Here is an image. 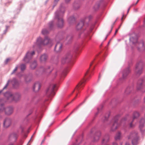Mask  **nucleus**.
Returning a JSON list of instances; mask_svg holds the SVG:
<instances>
[{"label":"nucleus","instance_id":"obj_1","mask_svg":"<svg viewBox=\"0 0 145 145\" xmlns=\"http://www.w3.org/2000/svg\"><path fill=\"white\" fill-rule=\"evenodd\" d=\"M64 9L62 7L60 10L56 11L55 13V18L57 21V25L59 28H62L63 26V21L62 16L64 12Z\"/></svg>","mask_w":145,"mask_h":145},{"label":"nucleus","instance_id":"obj_2","mask_svg":"<svg viewBox=\"0 0 145 145\" xmlns=\"http://www.w3.org/2000/svg\"><path fill=\"white\" fill-rule=\"evenodd\" d=\"M52 43V40L48 37H46L43 40L41 37H39L38 38L36 44L33 46V47H39L41 45H45L48 44H51Z\"/></svg>","mask_w":145,"mask_h":145},{"label":"nucleus","instance_id":"obj_3","mask_svg":"<svg viewBox=\"0 0 145 145\" xmlns=\"http://www.w3.org/2000/svg\"><path fill=\"white\" fill-rule=\"evenodd\" d=\"M5 96L7 97L8 100L10 101H17L20 99L21 97V95L19 93H17L14 95H12L11 93L9 92L5 93Z\"/></svg>","mask_w":145,"mask_h":145},{"label":"nucleus","instance_id":"obj_4","mask_svg":"<svg viewBox=\"0 0 145 145\" xmlns=\"http://www.w3.org/2000/svg\"><path fill=\"white\" fill-rule=\"evenodd\" d=\"M56 87V85L52 83L50 84L46 91V95L47 96L51 97L55 94L54 89Z\"/></svg>","mask_w":145,"mask_h":145},{"label":"nucleus","instance_id":"obj_5","mask_svg":"<svg viewBox=\"0 0 145 145\" xmlns=\"http://www.w3.org/2000/svg\"><path fill=\"white\" fill-rule=\"evenodd\" d=\"M128 138L129 139H132V143L133 145H136L138 138L137 133L135 131L133 132L128 137Z\"/></svg>","mask_w":145,"mask_h":145},{"label":"nucleus","instance_id":"obj_6","mask_svg":"<svg viewBox=\"0 0 145 145\" xmlns=\"http://www.w3.org/2000/svg\"><path fill=\"white\" fill-rule=\"evenodd\" d=\"M143 63L140 62L138 63L136 66L135 72L137 75H139L142 72Z\"/></svg>","mask_w":145,"mask_h":145},{"label":"nucleus","instance_id":"obj_7","mask_svg":"<svg viewBox=\"0 0 145 145\" xmlns=\"http://www.w3.org/2000/svg\"><path fill=\"white\" fill-rule=\"evenodd\" d=\"M35 54V52H28L23 59V61L26 63H28L31 59L33 56Z\"/></svg>","mask_w":145,"mask_h":145},{"label":"nucleus","instance_id":"obj_8","mask_svg":"<svg viewBox=\"0 0 145 145\" xmlns=\"http://www.w3.org/2000/svg\"><path fill=\"white\" fill-rule=\"evenodd\" d=\"M72 57L71 55L68 54L64 56L61 59V63L62 64H64L69 62Z\"/></svg>","mask_w":145,"mask_h":145},{"label":"nucleus","instance_id":"obj_9","mask_svg":"<svg viewBox=\"0 0 145 145\" xmlns=\"http://www.w3.org/2000/svg\"><path fill=\"white\" fill-rule=\"evenodd\" d=\"M118 119H115L114 120L111 124L110 130L112 131H115L119 126V125L118 123Z\"/></svg>","mask_w":145,"mask_h":145},{"label":"nucleus","instance_id":"obj_10","mask_svg":"<svg viewBox=\"0 0 145 145\" xmlns=\"http://www.w3.org/2000/svg\"><path fill=\"white\" fill-rule=\"evenodd\" d=\"M145 121L144 119H141L140 122L139 128L142 133L145 132V125H144Z\"/></svg>","mask_w":145,"mask_h":145},{"label":"nucleus","instance_id":"obj_11","mask_svg":"<svg viewBox=\"0 0 145 145\" xmlns=\"http://www.w3.org/2000/svg\"><path fill=\"white\" fill-rule=\"evenodd\" d=\"M11 124V120L8 118H6L3 122V127L5 128L9 127Z\"/></svg>","mask_w":145,"mask_h":145},{"label":"nucleus","instance_id":"obj_12","mask_svg":"<svg viewBox=\"0 0 145 145\" xmlns=\"http://www.w3.org/2000/svg\"><path fill=\"white\" fill-rule=\"evenodd\" d=\"M13 112V109L11 107H7L5 109V112L7 115H10L12 114Z\"/></svg>","mask_w":145,"mask_h":145},{"label":"nucleus","instance_id":"obj_13","mask_svg":"<svg viewBox=\"0 0 145 145\" xmlns=\"http://www.w3.org/2000/svg\"><path fill=\"white\" fill-rule=\"evenodd\" d=\"M139 116L140 114L138 112L136 111H135L133 112V121H132L129 124V126L130 127H133V125H132V123L134 119L137 118L138 117H139Z\"/></svg>","mask_w":145,"mask_h":145},{"label":"nucleus","instance_id":"obj_14","mask_svg":"<svg viewBox=\"0 0 145 145\" xmlns=\"http://www.w3.org/2000/svg\"><path fill=\"white\" fill-rule=\"evenodd\" d=\"M101 133L100 131H98L95 134L94 137L93 141V142H95L98 141L101 136Z\"/></svg>","mask_w":145,"mask_h":145},{"label":"nucleus","instance_id":"obj_15","mask_svg":"<svg viewBox=\"0 0 145 145\" xmlns=\"http://www.w3.org/2000/svg\"><path fill=\"white\" fill-rule=\"evenodd\" d=\"M62 47V45L59 42H58L55 46V50L57 52H59L61 51Z\"/></svg>","mask_w":145,"mask_h":145},{"label":"nucleus","instance_id":"obj_16","mask_svg":"<svg viewBox=\"0 0 145 145\" xmlns=\"http://www.w3.org/2000/svg\"><path fill=\"white\" fill-rule=\"evenodd\" d=\"M84 82L83 81L80 82L77 85L75 89V90L77 92H79L80 89L81 88L83 87L84 86Z\"/></svg>","mask_w":145,"mask_h":145},{"label":"nucleus","instance_id":"obj_17","mask_svg":"<svg viewBox=\"0 0 145 145\" xmlns=\"http://www.w3.org/2000/svg\"><path fill=\"white\" fill-rule=\"evenodd\" d=\"M130 70L129 68L124 70L123 71L122 77L123 78L125 79L130 72Z\"/></svg>","mask_w":145,"mask_h":145},{"label":"nucleus","instance_id":"obj_18","mask_svg":"<svg viewBox=\"0 0 145 145\" xmlns=\"http://www.w3.org/2000/svg\"><path fill=\"white\" fill-rule=\"evenodd\" d=\"M18 137V135L15 133H13L11 134L9 137L10 140L15 141L17 138Z\"/></svg>","mask_w":145,"mask_h":145},{"label":"nucleus","instance_id":"obj_19","mask_svg":"<svg viewBox=\"0 0 145 145\" xmlns=\"http://www.w3.org/2000/svg\"><path fill=\"white\" fill-rule=\"evenodd\" d=\"M40 88V85L39 83H36L34 85L33 87V89L35 92L39 91Z\"/></svg>","mask_w":145,"mask_h":145},{"label":"nucleus","instance_id":"obj_20","mask_svg":"<svg viewBox=\"0 0 145 145\" xmlns=\"http://www.w3.org/2000/svg\"><path fill=\"white\" fill-rule=\"evenodd\" d=\"M48 57L47 55L45 54L42 55L40 57V61L42 63L44 62L47 60Z\"/></svg>","mask_w":145,"mask_h":145},{"label":"nucleus","instance_id":"obj_21","mask_svg":"<svg viewBox=\"0 0 145 145\" xmlns=\"http://www.w3.org/2000/svg\"><path fill=\"white\" fill-rule=\"evenodd\" d=\"M4 101L2 99H0V105L1 106L0 107V113H1L4 111H5V109L4 106H3V102Z\"/></svg>","mask_w":145,"mask_h":145},{"label":"nucleus","instance_id":"obj_22","mask_svg":"<svg viewBox=\"0 0 145 145\" xmlns=\"http://www.w3.org/2000/svg\"><path fill=\"white\" fill-rule=\"evenodd\" d=\"M122 138L121 134L120 132L118 131L116 133L115 137V139L116 140H120Z\"/></svg>","mask_w":145,"mask_h":145},{"label":"nucleus","instance_id":"obj_23","mask_svg":"<svg viewBox=\"0 0 145 145\" xmlns=\"http://www.w3.org/2000/svg\"><path fill=\"white\" fill-rule=\"evenodd\" d=\"M84 25V22L81 21L79 22L76 26V29L78 30L81 29Z\"/></svg>","mask_w":145,"mask_h":145},{"label":"nucleus","instance_id":"obj_24","mask_svg":"<svg viewBox=\"0 0 145 145\" xmlns=\"http://www.w3.org/2000/svg\"><path fill=\"white\" fill-rule=\"evenodd\" d=\"M143 81L142 80H140L138 81L137 83V89L138 90H139L141 89L143 87Z\"/></svg>","mask_w":145,"mask_h":145},{"label":"nucleus","instance_id":"obj_25","mask_svg":"<svg viewBox=\"0 0 145 145\" xmlns=\"http://www.w3.org/2000/svg\"><path fill=\"white\" fill-rule=\"evenodd\" d=\"M133 89L132 87H128L125 91V93L127 94H129L133 90Z\"/></svg>","mask_w":145,"mask_h":145},{"label":"nucleus","instance_id":"obj_26","mask_svg":"<svg viewBox=\"0 0 145 145\" xmlns=\"http://www.w3.org/2000/svg\"><path fill=\"white\" fill-rule=\"evenodd\" d=\"M109 140V137L108 135L106 136L103 139L102 143H105L107 142Z\"/></svg>","mask_w":145,"mask_h":145},{"label":"nucleus","instance_id":"obj_27","mask_svg":"<svg viewBox=\"0 0 145 145\" xmlns=\"http://www.w3.org/2000/svg\"><path fill=\"white\" fill-rule=\"evenodd\" d=\"M37 66V63L36 61H34L33 63H31L30 67L32 69H34Z\"/></svg>","mask_w":145,"mask_h":145},{"label":"nucleus","instance_id":"obj_28","mask_svg":"<svg viewBox=\"0 0 145 145\" xmlns=\"http://www.w3.org/2000/svg\"><path fill=\"white\" fill-rule=\"evenodd\" d=\"M101 5V3L98 2L97 3L94 7V8L95 10H97L99 8Z\"/></svg>","mask_w":145,"mask_h":145},{"label":"nucleus","instance_id":"obj_29","mask_svg":"<svg viewBox=\"0 0 145 145\" xmlns=\"http://www.w3.org/2000/svg\"><path fill=\"white\" fill-rule=\"evenodd\" d=\"M32 79V78L31 76H29L25 78V81L28 82H30Z\"/></svg>","mask_w":145,"mask_h":145},{"label":"nucleus","instance_id":"obj_30","mask_svg":"<svg viewBox=\"0 0 145 145\" xmlns=\"http://www.w3.org/2000/svg\"><path fill=\"white\" fill-rule=\"evenodd\" d=\"M75 18L73 17H71L69 18L68 19V21L70 23L73 22L75 21Z\"/></svg>","mask_w":145,"mask_h":145},{"label":"nucleus","instance_id":"obj_31","mask_svg":"<svg viewBox=\"0 0 145 145\" xmlns=\"http://www.w3.org/2000/svg\"><path fill=\"white\" fill-rule=\"evenodd\" d=\"M74 7L75 9H77L80 8V5L78 4L75 3L74 5Z\"/></svg>","mask_w":145,"mask_h":145},{"label":"nucleus","instance_id":"obj_32","mask_svg":"<svg viewBox=\"0 0 145 145\" xmlns=\"http://www.w3.org/2000/svg\"><path fill=\"white\" fill-rule=\"evenodd\" d=\"M12 83L14 86L15 85H18V81L16 79H14L12 81Z\"/></svg>","mask_w":145,"mask_h":145},{"label":"nucleus","instance_id":"obj_33","mask_svg":"<svg viewBox=\"0 0 145 145\" xmlns=\"http://www.w3.org/2000/svg\"><path fill=\"white\" fill-rule=\"evenodd\" d=\"M48 33V31L46 29H44L42 31V33L43 35L46 34Z\"/></svg>","mask_w":145,"mask_h":145},{"label":"nucleus","instance_id":"obj_34","mask_svg":"<svg viewBox=\"0 0 145 145\" xmlns=\"http://www.w3.org/2000/svg\"><path fill=\"white\" fill-rule=\"evenodd\" d=\"M130 40L133 43H135L137 42V39L135 38L134 39L133 37H131L130 38Z\"/></svg>","mask_w":145,"mask_h":145},{"label":"nucleus","instance_id":"obj_35","mask_svg":"<svg viewBox=\"0 0 145 145\" xmlns=\"http://www.w3.org/2000/svg\"><path fill=\"white\" fill-rule=\"evenodd\" d=\"M92 18V16L91 15H89L88 17L85 18V21H89Z\"/></svg>","mask_w":145,"mask_h":145},{"label":"nucleus","instance_id":"obj_36","mask_svg":"<svg viewBox=\"0 0 145 145\" xmlns=\"http://www.w3.org/2000/svg\"><path fill=\"white\" fill-rule=\"evenodd\" d=\"M25 68V66L24 64H22L21 65V69L22 71L24 70Z\"/></svg>","mask_w":145,"mask_h":145},{"label":"nucleus","instance_id":"obj_37","mask_svg":"<svg viewBox=\"0 0 145 145\" xmlns=\"http://www.w3.org/2000/svg\"><path fill=\"white\" fill-rule=\"evenodd\" d=\"M53 22H50L49 24V26L50 28H51L53 26Z\"/></svg>","mask_w":145,"mask_h":145},{"label":"nucleus","instance_id":"obj_38","mask_svg":"<svg viewBox=\"0 0 145 145\" xmlns=\"http://www.w3.org/2000/svg\"><path fill=\"white\" fill-rule=\"evenodd\" d=\"M46 69H45V68L42 67L40 69V71L43 72L46 71Z\"/></svg>","mask_w":145,"mask_h":145},{"label":"nucleus","instance_id":"obj_39","mask_svg":"<svg viewBox=\"0 0 145 145\" xmlns=\"http://www.w3.org/2000/svg\"><path fill=\"white\" fill-rule=\"evenodd\" d=\"M127 118H123L121 121V124H122L123 123V122L124 121H125L126 120H127Z\"/></svg>","mask_w":145,"mask_h":145},{"label":"nucleus","instance_id":"obj_40","mask_svg":"<svg viewBox=\"0 0 145 145\" xmlns=\"http://www.w3.org/2000/svg\"><path fill=\"white\" fill-rule=\"evenodd\" d=\"M141 45L142 46V48L141 49V50H144L145 49V47L144 45V43H142L141 44Z\"/></svg>","mask_w":145,"mask_h":145},{"label":"nucleus","instance_id":"obj_41","mask_svg":"<svg viewBox=\"0 0 145 145\" xmlns=\"http://www.w3.org/2000/svg\"><path fill=\"white\" fill-rule=\"evenodd\" d=\"M8 82L7 83V84H6V85L4 87V88H3V89H6L7 88V86H8Z\"/></svg>","mask_w":145,"mask_h":145},{"label":"nucleus","instance_id":"obj_42","mask_svg":"<svg viewBox=\"0 0 145 145\" xmlns=\"http://www.w3.org/2000/svg\"><path fill=\"white\" fill-rule=\"evenodd\" d=\"M18 67H16L15 69L13 70V72L12 73V74L14 73L17 70Z\"/></svg>","mask_w":145,"mask_h":145},{"label":"nucleus","instance_id":"obj_43","mask_svg":"<svg viewBox=\"0 0 145 145\" xmlns=\"http://www.w3.org/2000/svg\"><path fill=\"white\" fill-rule=\"evenodd\" d=\"M67 72L66 71H64L62 74V76H65L66 75Z\"/></svg>","mask_w":145,"mask_h":145},{"label":"nucleus","instance_id":"obj_44","mask_svg":"<svg viewBox=\"0 0 145 145\" xmlns=\"http://www.w3.org/2000/svg\"><path fill=\"white\" fill-rule=\"evenodd\" d=\"M10 60V59H7L5 61V63H7Z\"/></svg>","mask_w":145,"mask_h":145},{"label":"nucleus","instance_id":"obj_45","mask_svg":"<svg viewBox=\"0 0 145 145\" xmlns=\"http://www.w3.org/2000/svg\"><path fill=\"white\" fill-rule=\"evenodd\" d=\"M71 38V37L69 35L67 36V40H69V39H70Z\"/></svg>","mask_w":145,"mask_h":145},{"label":"nucleus","instance_id":"obj_46","mask_svg":"<svg viewBox=\"0 0 145 145\" xmlns=\"http://www.w3.org/2000/svg\"><path fill=\"white\" fill-rule=\"evenodd\" d=\"M57 75V72H55V74L54 75V76L55 77Z\"/></svg>","mask_w":145,"mask_h":145},{"label":"nucleus","instance_id":"obj_47","mask_svg":"<svg viewBox=\"0 0 145 145\" xmlns=\"http://www.w3.org/2000/svg\"><path fill=\"white\" fill-rule=\"evenodd\" d=\"M118 29H119V28L117 29L116 30V31H115V34H114L115 35L116 34V33L118 31Z\"/></svg>","mask_w":145,"mask_h":145},{"label":"nucleus","instance_id":"obj_48","mask_svg":"<svg viewBox=\"0 0 145 145\" xmlns=\"http://www.w3.org/2000/svg\"><path fill=\"white\" fill-rule=\"evenodd\" d=\"M112 145H118L115 142H114L112 144Z\"/></svg>","mask_w":145,"mask_h":145},{"label":"nucleus","instance_id":"obj_49","mask_svg":"<svg viewBox=\"0 0 145 145\" xmlns=\"http://www.w3.org/2000/svg\"><path fill=\"white\" fill-rule=\"evenodd\" d=\"M71 0H65V2L67 3H68Z\"/></svg>","mask_w":145,"mask_h":145},{"label":"nucleus","instance_id":"obj_50","mask_svg":"<svg viewBox=\"0 0 145 145\" xmlns=\"http://www.w3.org/2000/svg\"><path fill=\"white\" fill-rule=\"evenodd\" d=\"M139 1V0H138L137 1L136 3L135 4H133V5H136L137 3Z\"/></svg>","mask_w":145,"mask_h":145},{"label":"nucleus","instance_id":"obj_51","mask_svg":"<svg viewBox=\"0 0 145 145\" xmlns=\"http://www.w3.org/2000/svg\"><path fill=\"white\" fill-rule=\"evenodd\" d=\"M125 145H129V144L127 143V142H126L125 144Z\"/></svg>","mask_w":145,"mask_h":145},{"label":"nucleus","instance_id":"obj_52","mask_svg":"<svg viewBox=\"0 0 145 145\" xmlns=\"http://www.w3.org/2000/svg\"><path fill=\"white\" fill-rule=\"evenodd\" d=\"M89 71H88L86 72V74H85V75H86L88 72Z\"/></svg>","mask_w":145,"mask_h":145},{"label":"nucleus","instance_id":"obj_53","mask_svg":"<svg viewBox=\"0 0 145 145\" xmlns=\"http://www.w3.org/2000/svg\"><path fill=\"white\" fill-rule=\"evenodd\" d=\"M77 96V95H76V96L75 97V98L74 99H73V100H74L75 99V98H76V96Z\"/></svg>","mask_w":145,"mask_h":145},{"label":"nucleus","instance_id":"obj_54","mask_svg":"<svg viewBox=\"0 0 145 145\" xmlns=\"http://www.w3.org/2000/svg\"><path fill=\"white\" fill-rule=\"evenodd\" d=\"M144 103H145V97H144Z\"/></svg>","mask_w":145,"mask_h":145},{"label":"nucleus","instance_id":"obj_55","mask_svg":"<svg viewBox=\"0 0 145 145\" xmlns=\"http://www.w3.org/2000/svg\"><path fill=\"white\" fill-rule=\"evenodd\" d=\"M112 27L111 28V31H110L111 32V31H112Z\"/></svg>","mask_w":145,"mask_h":145},{"label":"nucleus","instance_id":"obj_56","mask_svg":"<svg viewBox=\"0 0 145 145\" xmlns=\"http://www.w3.org/2000/svg\"><path fill=\"white\" fill-rule=\"evenodd\" d=\"M92 63H91L90 64V66H91L92 65Z\"/></svg>","mask_w":145,"mask_h":145},{"label":"nucleus","instance_id":"obj_57","mask_svg":"<svg viewBox=\"0 0 145 145\" xmlns=\"http://www.w3.org/2000/svg\"><path fill=\"white\" fill-rule=\"evenodd\" d=\"M44 140H43L41 142V144H42L44 142Z\"/></svg>","mask_w":145,"mask_h":145},{"label":"nucleus","instance_id":"obj_58","mask_svg":"<svg viewBox=\"0 0 145 145\" xmlns=\"http://www.w3.org/2000/svg\"><path fill=\"white\" fill-rule=\"evenodd\" d=\"M2 91H0V93L2 92Z\"/></svg>","mask_w":145,"mask_h":145},{"label":"nucleus","instance_id":"obj_59","mask_svg":"<svg viewBox=\"0 0 145 145\" xmlns=\"http://www.w3.org/2000/svg\"><path fill=\"white\" fill-rule=\"evenodd\" d=\"M9 145H13V144H10Z\"/></svg>","mask_w":145,"mask_h":145},{"label":"nucleus","instance_id":"obj_60","mask_svg":"<svg viewBox=\"0 0 145 145\" xmlns=\"http://www.w3.org/2000/svg\"><path fill=\"white\" fill-rule=\"evenodd\" d=\"M84 34H82V35H83V36H84Z\"/></svg>","mask_w":145,"mask_h":145},{"label":"nucleus","instance_id":"obj_61","mask_svg":"<svg viewBox=\"0 0 145 145\" xmlns=\"http://www.w3.org/2000/svg\"><path fill=\"white\" fill-rule=\"evenodd\" d=\"M129 9H128V11H129Z\"/></svg>","mask_w":145,"mask_h":145},{"label":"nucleus","instance_id":"obj_62","mask_svg":"<svg viewBox=\"0 0 145 145\" xmlns=\"http://www.w3.org/2000/svg\"><path fill=\"white\" fill-rule=\"evenodd\" d=\"M123 17H122V18H121V19H123Z\"/></svg>","mask_w":145,"mask_h":145}]
</instances>
